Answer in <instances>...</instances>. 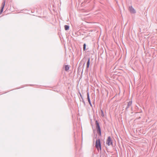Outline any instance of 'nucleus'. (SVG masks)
<instances>
[{"label": "nucleus", "mask_w": 157, "mask_h": 157, "mask_svg": "<svg viewBox=\"0 0 157 157\" xmlns=\"http://www.w3.org/2000/svg\"><path fill=\"white\" fill-rule=\"evenodd\" d=\"M95 146L98 151H101V144L100 140L98 139L96 140Z\"/></svg>", "instance_id": "f257e3e1"}, {"label": "nucleus", "mask_w": 157, "mask_h": 157, "mask_svg": "<svg viewBox=\"0 0 157 157\" xmlns=\"http://www.w3.org/2000/svg\"><path fill=\"white\" fill-rule=\"evenodd\" d=\"M96 128L97 129V131L98 133L100 135H101V128L100 127L99 124L97 121H96Z\"/></svg>", "instance_id": "f03ea898"}, {"label": "nucleus", "mask_w": 157, "mask_h": 157, "mask_svg": "<svg viewBox=\"0 0 157 157\" xmlns=\"http://www.w3.org/2000/svg\"><path fill=\"white\" fill-rule=\"evenodd\" d=\"M106 144L108 146L112 144V142L111 138L110 136H109L106 140Z\"/></svg>", "instance_id": "7ed1b4c3"}, {"label": "nucleus", "mask_w": 157, "mask_h": 157, "mask_svg": "<svg viewBox=\"0 0 157 157\" xmlns=\"http://www.w3.org/2000/svg\"><path fill=\"white\" fill-rule=\"evenodd\" d=\"M129 10L131 13H134L136 11L134 9L132 6H130L129 7Z\"/></svg>", "instance_id": "20e7f679"}, {"label": "nucleus", "mask_w": 157, "mask_h": 157, "mask_svg": "<svg viewBox=\"0 0 157 157\" xmlns=\"http://www.w3.org/2000/svg\"><path fill=\"white\" fill-rule=\"evenodd\" d=\"M87 96L88 101V102H89V104L91 106H92V104H91V101H90V97H89V93H87Z\"/></svg>", "instance_id": "39448f33"}, {"label": "nucleus", "mask_w": 157, "mask_h": 157, "mask_svg": "<svg viewBox=\"0 0 157 157\" xmlns=\"http://www.w3.org/2000/svg\"><path fill=\"white\" fill-rule=\"evenodd\" d=\"M69 69V67L68 65H65V71H68Z\"/></svg>", "instance_id": "423d86ee"}, {"label": "nucleus", "mask_w": 157, "mask_h": 157, "mask_svg": "<svg viewBox=\"0 0 157 157\" xmlns=\"http://www.w3.org/2000/svg\"><path fill=\"white\" fill-rule=\"evenodd\" d=\"M90 58H89L88 59V61L87 62V68H88L89 67L90 65Z\"/></svg>", "instance_id": "0eeeda50"}, {"label": "nucleus", "mask_w": 157, "mask_h": 157, "mask_svg": "<svg viewBox=\"0 0 157 157\" xmlns=\"http://www.w3.org/2000/svg\"><path fill=\"white\" fill-rule=\"evenodd\" d=\"M5 4V1L4 0L2 4V7L4 8Z\"/></svg>", "instance_id": "6e6552de"}, {"label": "nucleus", "mask_w": 157, "mask_h": 157, "mask_svg": "<svg viewBox=\"0 0 157 157\" xmlns=\"http://www.w3.org/2000/svg\"><path fill=\"white\" fill-rule=\"evenodd\" d=\"M65 29L67 30H68L69 29V26L67 25H65L64 26Z\"/></svg>", "instance_id": "1a4fd4ad"}, {"label": "nucleus", "mask_w": 157, "mask_h": 157, "mask_svg": "<svg viewBox=\"0 0 157 157\" xmlns=\"http://www.w3.org/2000/svg\"><path fill=\"white\" fill-rule=\"evenodd\" d=\"M132 104V101H129L128 103V106L131 105Z\"/></svg>", "instance_id": "9d476101"}, {"label": "nucleus", "mask_w": 157, "mask_h": 157, "mask_svg": "<svg viewBox=\"0 0 157 157\" xmlns=\"http://www.w3.org/2000/svg\"><path fill=\"white\" fill-rule=\"evenodd\" d=\"M4 8L1 7V9L0 11V14H1L3 11Z\"/></svg>", "instance_id": "9b49d317"}, {"label": "nucleus", "mask_w": 157, "mask_h": 157, "mask_svg": "<svg viewBox=\"0 0 157 157\" xmlns=\"http://www.w3.org/2000/svg\"><path fill=\"white\" fill-rule=\"evenodd\" d=\"M86 44H84L83 45V50L85 51L86 50Z\"/></svg>", "instance_id": "f8f14e48"}, {"label": "nucleus", "mask_w": 157, "mask_h": 157, "mask_svg": "<svg viewBox=\"0 0 157 157\" xmlns=\"http://www.w3.org/2000/svg\"><path fill=\"white\" fill-rule=\"evenodd\" d=\"M101 113H102L101 116L103 117H104V115L103 111H102V110H101Z\"/></svg>", "instance_id": "ddd939ff"}]
</instances>
